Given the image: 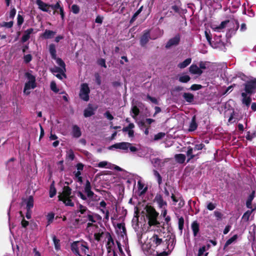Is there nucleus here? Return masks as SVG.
Here are the masks:
<instances>
[{"instance_id": "f257e3e1", "label": "nucleus", "mask_w": 256, "mask_h": 256, "mask_svg": "<svg viewBox=\"0 0 256 256\" xmlns=\"http://www.w3.org/2000/svg\"><path fill=\"white\" fill-rule=\"evenodd\" d=\"M70 250L76 256H86L89 251V246L87 242L84 240L74 241L70 244Z\"/></svg>"}, {"instance_id": "f03ea898", "label": "nucleus", "mask_w": 256, "mask_h": 256, "mask_svg": "<svg viewBox=\"0 0 256 256\" xmlns=\"http://www.w3.org/2000/svg\"><path fill=\"white\" fill-rule=\"evenodd\" d=\"M146 216L148 219V224L149 226H158L160 224V222L157 220L158 216V212L155 208L151 206H147L146 207Z\"/></svg>"}, {"instance_id": "7ed1b4c3", "label": "nucleus", "mask_w": 256, "mask_h": 256, "mask_svg": "<svg viewBox=\"0 0 256 256\" xmlns=\"http://www.w3.org/2000/svg\"><path fill=\"white\" fill-rule=\"evenodd\" d=\"M113 148L120 149L122 150H128V148L132 152H136L138 149L132 146V144L128 142H121L114 144L108 148L109 150H112Z\"/></svg>"}, {"instance_id": "20e7f679", "label": "nucleus", "mask_w": 256, "mask_h": 256, "mask_svg": "<svg viewBox=\"0 0 256 256\" xmlns=\"http://www.w3.org/2000/svg\"><path fill=\"white\" fill-rule=\"evenodd\" d=\"M90 89L87 83H82L80 85L79 92L80 98L85 102H88L90 100Z\"/></svg>"}, {"instance_id": "39448f33", "label": "nucleus", "mask_w": 256, "mask_h": 256, "mask_svg": "<svg viewBox=\"0 0 256 256\" xmlns=\"http://www.w3.org/2000/svg\"><path fill=\"white\" fill-rule=\"evenodd\" d=\"M244 85L245 92L249 95L251 96L256 92V78L246 82Z\"/></svg>"}, {"instance_id": "423d86ee", "label": "nucleus", "mask_w": 256, "mask_h": 256, "mask_svg": "<svg viewBox=\"0 0 256 256\" xmlns=\"http://www.w3.org/2000/svg\"><path fill=\"white\" fill-rule=\"evenodd\" d=\"M150 248L152 249L156 248L158 246L164 244V241L162 238L156 234H154L152 236L150 239Z\"/></svg>"}, {"instance_id": "0eeeda50", "label": "nucleus", "mask_w": 256, "mask_h": 256, "mask_svg": "<svg viewBox=\"0 0 256 256\" xmlns=\"http://www.w3.org/2000/svg\"><path fill=\"white\" fill-rule=\"evenodd\" d=\"M98 106H94L89 104L87 108L84 111V116L85 118L90 117L95 114V111L97 110Z\"/></svg>"}, {"instance_id": "6e6552de", "label": "nucleus", "mask_w": 256, "mask_h": 256, "mask_svg": "<svg viewBox=\"0 0 256 256\" xmlns=\"http://www.w3.org/2000/svg\"><path fill=\"white\" fill-rule=\"evenodd\" d=\"M150 37V30H146L143 32V34L140 38V44L141 46H144L148 42Z\"/></svg>"}, {"instance_id": "1a4fd4ad", "label": "nucleus", "mask_w": 256, "mask_h": 256, "mask_svg": "<svg viewBox=\"0 0 256 256\" xmlns=\"http://www.w3.org/2000/svg\"><path fill=\"white\" fill-rule=\"evenodd\" d=\"M180 35L179 34H177L174 37L168 40V41L166 44V48H169L172 46H176L178 45L180 43Z\"/></svg>"}, {"instance_id": "9d476101", "label": "nucleus", "mask_w": 256, "mask_h": 256, "mask_svg": "<svg viewBox=\"0 0 256 256\" xmlns=\"http://www.w3.org/2000/svg\"><path fill=\"white\" fill-rule=\"evenodd\" d=\"M154 201L156 202L160 208H164L167 206L166 202L163 199L162 196L159 194H157L154 198Z\"/></svg>"}, {"instance_id": "9b49d317", "label": "nucleus", "mask_w": 256, "mask_h": 256, "mask_svg": "<svg viewBox=\"0 0 256 256\" xmlns=\"http://www.w3.org/2000/svg\"><path fill=\"white\" fill-rule=\"evenodd\" d=\"M72 188L69 186H64L62 192L58 196V200L66 198L71 196Z\"/></svg>"}, {"instance_id": "f8f14e48", "label": "nucleus", "mask_w": 256, "mask_h": 256, "mask_svg": "<svg viewBox=\"0 0 256 256\" xmlns=\"http://www.w3.org/2000/svg\"><path fill=\"white\" fill-rule=\"evenodd\" d=\"M36 4L38 6V8L43 12H50L51 10H50V4H47L42 0H36Z\"/></svg>"}, {"instance_id": "ddd939ff", "label": "nucleus", "mask_w": 256, "mask_h": 256, "mask_svg": "<svg viewBox=\"0 0 256 256\" xmlns=\"http://www.w3.org/2000/svg\"><path fill=\"white\" fill-rule=\"evenodd\" d=\"M36 87V84L31 83V82L29 81H27L24 84V92L26 95H28L30 94V90L31 88L34 89Z\"/></svg>"}, {"instance_id": "4468645a", "label": "nucleus", "mask_w": 256, "mask_h": 256, "mask_svg": "<svg viewBox=\"0 0 256 256\" xmlns=\"http://www.w3.org/2000/svg\"><path fill=\"white\" fill-rule=\"evenodd\" d=\"M191 228L194 237L197 236L200 233V224L197 221H194L192 223Z\"/></svg>"}, {"instance_id": "2eb2a0df", "label": "nucleus", "mask_w": 256, "mask_h": 256, "mask_svg": "<svg viewBox=\"0 0 256 256\" xmlns=\"http://www.w3.org/2000/svg\"><path fill=\"white\" fill-rule=\"evenodd\" d=\"M190 72L194 74L200 75L203 72L202 70L197 65L192 64L189 68Z\"/></svg>"}, {"instance_id": "dca6fc26", "label": "nucleus", "mask_w": 256, "mask_h": 256, "mask_svg": "<svg viewBox=\"0 0 256 256\" xmlns=\"http://www.w3.org/2000/svg\"><path fill=\"white\" fill-rule=\"evenodd\" d=\"M34 32L32 28H30L24 31V34L21 38V42L24 43L28 40L30 38V35Z\"/></svg>"}, {"instance_id": "f3484780", "label": "nucleus", "mask_w": 256, "mask_h": 256, "mask_svg": "<svg viewBox=\"0 0 256 256\" xmlns=\"http://www.w3.org/2000/svg\"><path fill=\"white\" fill-rule=\"evenodd\" d=\"M72 136L74 138H78L82 135L80 128L76 124L72 126Z\"/></svg>"}, {"instance_id": "a211bd4d", "label": "nucleus", "mask_w": 256, "mask_h": 256, "mask_svg": "<svg viewBox=\"0 0 256 256\" xmlns=\"http://www.w3.org/2000/svg\"><path fill=\"white\" fill-rule=\"evenodd\" d=\"M193 153V148L189 146L188 147V150L186 152V156L188 158L186 162H188L192 159H193L196 156H198L201 152H199L196 154H194Z\"/></svg>"}, {"instance_id": "6ab92c4d", "label": "nucleus", "mask_w": 256, "mask_h": 256, "mask_svg": "<svg viewBox=\"0 0 256 256\" xmlns=\"http://www.w3.org/2000/svg\"><path fill=\"white\" fill-rule=\"evenodd\" d=\"M56 34V32L50 30H46L44 33H42L40 36L44 39H49L52 38Z\"/></svg>"}, {"instance_id": "aec40b11", "label": "nucleus", "mask_w": 256, "mask_h": 256, "mask_svg": "<svg viewBox=\"0 0 256 256\" xmlns=\"http://www.w3.org/2000/svg\"><path fill=\"white\" fill-rule=\"evenodd\" d=\"M255 197V191L252 190L248 196L246 201V206L248 208H252V201Z\"/></svg>"}, {"instance_id": "412c9836", "label": "nucleus", "mask_w": 256, "mask_h": 256, "mask_svg": "<svg viewBox=\"0 0 256 256\" xmlns=\"http://www.w3.org/2000/svg\"><path fill=\"white\" fill-rule=\"evenodd\" d=\"M182 97L186 102L190 104L192 103L194 100V96L192 93L184 92Z\"/></svg>"}, {"instance_id": "4be33fe9", "label": "nucleus", "mask_w": 256, "mask_h": 256, "mask_svg": "<svg viewBox=\"0 0 256 256\" xmlns=\"http://www.w3.org/2000/svg\"><path fill=\"white\" fill-rule=\"evenodd\" d=\"M198 128V124L196 122V116H192L191 122H190L188 131L194 132Z\"/></svg>"}, {"instance_id": "5701e85b", "label": "nucleus", "mask_w": 256, "mask_h": 256, "mask_svg": "<svg viewBox=\"0 0 256 256\" xmlns=\"http://www.w3.org/2000/svg\"><path fill=\"white\" fill-rule=\"evenodd\" d=\"M50 70L53 74L57 73V72L60 73L62 74V76H64V78H66V74H65V72H66V70L62 69V68H60V67L55 66L54 68H50Z\"/></svg>"}, {"instance_id": "b1692460", "label": "nucleus", "mask_w": 256, "mask_h": 256, "mask_svg": "<svg viewBox=\"0 0 256 256\" xmlns=\"http://www.w3.org/2000/svg\"><path fill=\"white\" fill-rule=\"evenodd\" d=\"M49 52L53 60L56 59V46L54 44L49 45Z\"/></svg>"}, {"instance_id": "393cba45", "label": "nucleus", "mask_w": 256, "mask_h": 256, "mask_svg": "<svg viewBox=\"0 0 256 256\" xmlns=\"http://www.w3.org/2000/svg\"><path fill=\"white\" fill-rule=\"evenodd\" d=\"M174 158L177 162L182 164L184 162L186 157L184 154H175Z\"/></svg>"}, {"instance_id": "a878e982", "label": "nucleus", "mask_w": 256, "mask_h": 256, "mask_svg": "<svg viewBox=\"0 0 256 256\" xmlns=\"http://www.w3.org/2000/svg\"><path fill=\"white\" fill-rule=\"evenodd\" d=\"M52 239L54 246L55 250L57 251L60 250L61 246L60 244V240L55 235L52 236Z\"/></svg>"}, {"instance_id": "bb28decb", "label": "nucleus", "mask_w": 256, "mask_h": 256, "mask_svg": "<svg viewBox=\"0 0 256 256\" xmlns=\"http://www.w3.org/2000/svg\"><path fill=\"white\" fill-rule=\"evenodd\" d=\"M72 196H71L70 197L60 199V200H59L65 204V205L66 206H74V203L72 200Z\"/></svg>"}, {"instance_id": "cd10ccee", "label": "nucleus", "mask_w": 256, "mask_h": 256, "mask_svg": "<svg viewBox=\"0 0 256 256\" xmlns=\"http://www.w3.org/2000/svg\"><path fill=\"white\" fill-rule=\"evenodd\" d=\"M60 2H58L55 4H50V10L52 9L54 10L53 14H55L56 13L58 14V10H60L62 6H60Z\"/></svg>"}, {"instance_id": "c85d7f7f", "label": "nucleus", "mask_w": 256, "mask_h": 256, "mask_svg": "<svg viewBox=\"0 0 256 256\" xmlns=\"http://www.w3.org/2000/svg\"><path fill=\"white\" fill-rule=\"evenodd\" d=\"M108 242H107V249H110L112 246H114V240L112 237L109 232H107Z\"/></svg>"}, {"instance_id": "c756f323", "label": "nucleus", "mask_w": 256, "mask_h": 256, "mask_svg": "<svg viewBox=\"0 0 256 256\" xmlns=\"http://www.w3.org/2000/svg\"><path fill=\"white\" fill-rule=\"evenodd\" d=\"M56 193V190L54 186V182L53 181L52 183L51 184L50 188V192H49V195L50 197L52 198H53Z\"/></svg>"}, {"instance_id": "7c9ffc66", "label": "nucleus", "mask_w": 256, "mask_h": 256, "mask_svg": "<svg viewBox=\"0 0 256 256\" xmlns=\"http://www.w3.org/2000/svg\"><path fill=\"white\" fill-rule=\"evenodd\" d=\"M192 62L190 58H188L185 60L184 62L178 64V66L180 68H184L188 66Z\"/></svg>"}, {"instance_id": "2f4dec72", "label": "nucleus", "mask_w": 256, "mask_h": 256, "mask_svg": "<svg viewBox=\"0 0 256 256\" xmlns=\"http://www.w3.org/2000/svg\"><path fill=\"white\" fill-rule=\"evenodd\" d=\"M26 208L31 210L34 206V198L32 196H30L26 201Z\"/></svg>"}, {"instance_id": "473e14b6", "label": "nucleus", "mask_w": 256, "mask_h": 256, "mask_svg": "<svg viewBox=\"0 0 256 256\" xmlns=\"http://www.w3.org/2000/svg\"><path fill=\"white\" fill-rule=\"evenodd\" d=\"M234 24H236V27L234 28H230L229 30V32H230V34H236V31L240 27L239 22L237 20H234Z\"/></svg>"}, {"instance_id": "72a5a7b5", "label": "nucleus", "mask_w": 256, "mask_h": 256, "mask_svg": "<svg viewBox=\"0 0 256 256\" xmlns=\"http://www.w3.org/2000/svg\"><path fill=\"white\" fill-rule=\"evenodd\" d=\"M25 76L28 80V81L31 82V83L36 84V77L29 72H26L25 73Z\"/></svg>"}, {"instance_id": "f704fd0d", "label": "nucleus", "mask_w": 256, "mask_h": 256, "mask_svg": "<svg viewBox=\"0 0 256 256\" xmlns=\"http://www.w3.org/2000/svg\"><path fill=\"white\" fill-rule=\"evenodd\" d=\"M206 251V246H202V247L200 248L198 251V256H208V252H205Z\"/></svg>"}, {"instance_id": "c9c22d12", "label": "nucleus", "mask_w": 256, "mask_h": 256, "mask_svg": "<svg viewBox=\"0 0 256 256\" xmlns=\"http://www.w3.org/2000/svg\"><path fill=\"white\" fill-rule=\"evenodd\" d=\"M87 194V198H88L90 200H96V198L98 196L94 194V192L91 190L88 191L86 192Z\"/></svg>"}, {"instance_id": "e433bc0d", "label": "nucleus", "mask_w": 256, "mask_h": 256, "mask_svg": "<svg viewBox=\"0 0 256 256\" xmlns=\"http://www.w3.org/2000/svg\"><path fill=\"white\" fill-rule=\"evenodd\" d=\"M190 80V78L188 75H184L180 76L178 78L179 82L182 83H186L188 82Z\"/></svg>"}, {"instance_id": "4c0bfd02", "label": "nucleus", "mask_w": 256, "mask_h": 256, "mask_svg": "<svg viewBox=\"0 0 256 256\" xmlns=\"http://www.w3.org/2000/svg\"><path fill=\"white\" fill-rule=\"evenodd\" d=\"M253 210H254V209H252V210H247L245 212L242 216V219L246 222H248Z\"/></svg>"}, {"instance_id": "58836bf2", "label": "nucleus", "mask_w": 256, "mask_h": 256, "mask_svg": "<svg viewBox=\"0 0 256 256\" xmlns=\"http://www.w3.org/2000/svg\"><path fill=\"white\" fill-rule=\"evenodd\" d=\"M178 229L180 230V233L182 234L184 226V218L183 217L181 216L178 218Z\"/></svg>"}, {"instance_id": "ea45409f", "label": "nucleus", "mask_w": 256, "mask_h": 256, "mask_svg": "<svg viewBox=\"0 0 256 256\" xmlns=\"http://www.w3.org/2000/svg\"><path fill=\"white\" fill-rule=\"evenodd\" d=\"M78 212L81 214H84L86 212H88V213H91V212L88 210L86 206H84L81 204H79L78 205Z\"/></svg>"}, {"instance_id": "a19ab883", "label": "nucleus", "mask_w": 256, "mask_h": 256, "mask_svg": "<svg viewBox=\"0 0 256 256\" xmlns=\"http://www.w3.org/2000/svg\"><path fill=\"white\" fill-rule=\"evenodd\" d=\"M238 238V235L234 234L232 238H229L226 240V242L224 246H228L230 245L231 244H232L234 240H236Z\"/></svg>"}, {"instance_id": "79ce46f5", "label": "nucleus", "mask_w": 256, "mask_h": 256, "mask_svg": "<svg viewBox=\"0 0 256 256\" xmlns=\"http://www.w3.org/2000/svg\"><path fill=\"white\" fill-rule=\"evenodd\" d=\"M56 60L57 64L60 66V68L64 70H66V64L62 58H56Z\"/></svg>"}, {"instance_id": "37998d69", "label": "nucleus", "mask_w": 256, "mask_h": 256, "mask_svg": "<svg viewBox=\"0 0 256 256\" xmlns=\"http://www.w3.org/2000/svg\"><path fill=\"white\" fill-rule=\"evenodd\" d=\"M54 216V214L53 212L48 213L46 216L48 226L53 221Z\"/></svg>"}, {"instance_id": "c03bdc74", "label": "nucleus", "mask_w": 256, "mask_h": 256, "mask_svg": "<svg viewBox=\"0 0 256 256\" xmlns=\"http://www.w3.org/2000/svg\"><path fill=\"white\" fill-rule=\"evenodd\" d=\"M154 176L158 179V182L159 185H160L162 182V177L161 176L160 173L156 170H154L153 171Z\"/></svg>"}, {"instance_id": "a18cd8bd", "label": "nucleus", "mask_w": 256, "mask_h": 256, "mask_svg": "<svg viewBox=\"0 0 256 256\" xmlns=\"http://www.w3.org/2000/svg\"><path fill=\"white\" fill-rule=\"evenodd\" d=\"M50 87L51 90L54 92L57 93L59 92V89L57 88L56 83L54 81H52L50 82Z\"/></svg>"}, {"instance_id": "49530a36", "label": "nucleus", "mask_w": 256, "mask_h": 256, "mask_svg": "<svg viewBox=\"0 0 256 256\" xmlns=\"http://www.w3.org/2000/svg\"><path fill=\"white\" fill-rule=\"evenodd\" d=\"M132 112L134 114V115L132 116L133 118H135L140 114V110L136 106H132Z\"/></svg>"}, {"instance_id": "de8ad7c7", "label": "nucleus", "mask_w": 256, "mask_h": 256, "mask_svg": "<svg viewBox=\"0 0 256 256\" xmlns=\"http://www.w3.org/2000/svg\"><path fill=\"white\" fill-rule=\"evenodd\" d=\"M14 24L13 21H10L9 22H3L2 23L0 24V26L2 27H6L7 28H11Z\"/></svg>"}, {"instance_id": "09e8293b", "label": "nucleus", "mask_w": 256, "mask_h": 256, "mask_svg": "<svg viewBox=\"0 0 256 256\" xmlns=\"http://www.w3.org/2000/svg\"><path fill=\"white\" fill-rule=\"evenodd\" d=\"M165 135H166V134L164 132H158V134L154 135V141L160 140L162 138L165 136Z\"/></svg>"}, {"instance_id": "8fccbe9b", "label": "nucleus", "mask_w": 256, "mask_h": 256, "mask_svg": "<svg viewBox=\"0 0 256 256\" xmlns=\"http://www.w3.org/2000/svg\"><path fill=\"white\" fill-rule=\"evenodd\" d=\"M250 96H250H248L247 98H242V103L244 104H246V106L248 107L250 106L251 101H252Z\"/></svg>"}, {"instance_id": "3c124183", "label": "nucleus", "mask_w": 256, "mask_h": 256, "mask_svg": "<svg viewBox=\"0 0 256 256\" xmlns=\"http://www.w3.org/2000/svg\"><path fill=\"white\" fill-rule=\"evenodd\" d=\"M202 88V86L201 84H193L191 86L189 90H197Z\"/></svg>"}, {"instance_id": "603ef678", "label": "nucleus", "mask_w": 256, "mask_h": 256, "mask_svg": "<svg viewBox=\"0 0 256 256\" xmlns=\"http://www.w3.org/2000/svg\"><path fill=\"white\" fill-rule=\"evenodd\" d=\"M92 186L90 182L87 180H86V184L84 188V191L85 192L91 190Z\"/></svg>"}, {"instance_id": "864d4df0", "label": "nucleus", "mask_w": 256, "mask_h": 256, "mask_svg": "<svg viewBox=\"0 0 256 256\" xmlns=\"http://www.w3.org/2000/svg\"><path fill=\"white\" fill-rule=\"evenodd\" d=\"M80 10V7L76 4H73L72 6V11L74 14H78Z\"/></svg>"}, {"instance_id": "5fc2aeb1", "label": "nucleus", "mask_w": 256, "mask_h": 256, "mask_svg": "<svg viewBox=\"0 0 256 256\" xmlns=\"http://www.w3.org/2000/svg\"><path fill=\"white\" fill-rule=\"evenodd\" d=\"M24 19L22 16L20 15V14H18V17H17V24L19 26H20L24 22Z\"/></svg>"}, {"instance_id": "6e6d98bb", "label": "nucleus", "mask_w": 256, "mask_h": 256, "mask_svg": "<svg viewBox=\"0 0 256 256\" xmlns=\"http://www.w3.org/2000/svg\"><path fill=\"white\" fill-rule=\"evenodd\" d=\"M205 148V145L203 144H196L193 148V150H200Z\"/></svg>"}, {"instance_id": "4d7b16f0", "label": "nucleus", "mask_w": 256, "mask_h": 256, "mask_svg": "<svg viewBox=\"0 0 256 256\" xmlns=\"http://www.w3.org/2000/svg\"><path fill=\"white\" fill-rule=\"evenodd\" d=\"M32 60V56L30 54H28L24 56V60L25 63H29Z\"/></svg>"}, {"instance_id": "13d9d810", "label": "nucleus", "mask_w": 256, "mask_h": 256, "mask_svg": "<svg viewBox=\"0 0 256 256\" xmlns=\"http://www.w3.org/2000/svg\"><path fill=\"white\" fill-rule=\"evenodd\" d=\"M214 215L218 220H222L223 216L221 212L216 210L214 212Z\"/></svg>"}, {"instance_id": "bf43d9fd", "label": "nucleus", "mask_w": 256, "mask_h": 256, "mask_svg": "<svg viewBox=\"0 0 256 256\" xmlns=\"http://www.w3.org/2000/svg\"><path fill=\"white\" fill-rule=\"evenodd\" d=\"M256 134L254 133L251 134L250 132H248L246 135V138L247 140L251 141L252 138L255 137Z\"/></svg>"}, {"instance_id": "052dcab7", "label": "nucleus", "mask_w": 256, "mask_h": 256, "mask_svg": "<svg viewBox=\"0 0 256 256\" xmlns=\"http://www.w3.org/2000/svg\"><path fill=\"white\" fill-rule=\"evenodd\" d=\"M98 65L104 67V68H106V60L104 58H100L98 60Z\"/></svg>"}, {"instance_id": "680f3d73", "label": "nucleus", "mask_w": 256, "mask_h": 256, "mask_svg": "<svg viewBox=\"0 0 256 256\" xmlns=\"http://www.w3.org/2000/svg\"><path fill=\"white\" fill-rule=\"evenodd\" d=\"M16 12L14 8H12L10 12L9 18L11 19H14L16 14Z\"/></svg>"}, {"instance_id": "e2e57ef3", "label": "nucleus", "mask_w": 256, "mask_h": 256, "mask_svg": "<svg viewBox=\"0 0 256 256\" xmlns=\"http://www.w3.org/2000/svg\"><path fill=\"white\" fill-rule=\"evenodd\" d=\"M230 22L229 20H226L222 22L220 26L217 28L218 29H222L226 27V26Z\"/></svg>"}, {"instance_id": "0e129e2a", "label": "nucleus", "mask_w": 256, "mask_h": 256, "mask_svg": "<svg viewBox=\"0 0 256 256\" xmlns=\"http://www.w3.org/2000/svg\"><path fill=\"white\" fill-rule=\"evenodd\" d=\"M83 218H88V220L92 222H96V220L94 218L93 216L90 214V213H88L86 216H84Z\"/></svg>"}, {"instance_id": "69168bd1", "label": "nucleus", "mask_w": 256, "mask_h": 256, "mask_svg": "<svg viewBox=\"0 0 256 256\" xmlns=\"http://www.w3.org/2000/svg\"><path fill=\"white\" fill-rule=\"evenodd\" d=\"M216 208V204H213L211 202H209L206 206L208 210H212Z\"/></svg>"}, {"instance_id": "338daca9", "label": "nucleus", "mask_w": 256, "mask_h": 256, "mask_svg": "<svg viewBox=\"0 0 256 256\" xmlns=\"http://www.w3.org/2000/svg\"><path fill=\"white\" fill-rule=\"evenodd\" d=\"M104 234L103 232H102L101 233H95L94 234V239L97 241H100V240L101 238L102 237V234Z\"/></svg>"}, {"instance_id": "774afa93", "label": "nucleus", "mask_w": 256, "mask_h": 256, "mask_svg": "<svg viewBox=\"0 0 256 256\" xmlns=\"http://www.w3.org/2000/svg\"><path fill=\"white\" fill-rule=\"evenodd\" d=\"M76 194L78 196L80 197L82 200H86L87 197L80 191L76 192Z\"/></svg>"}]
</instances>
